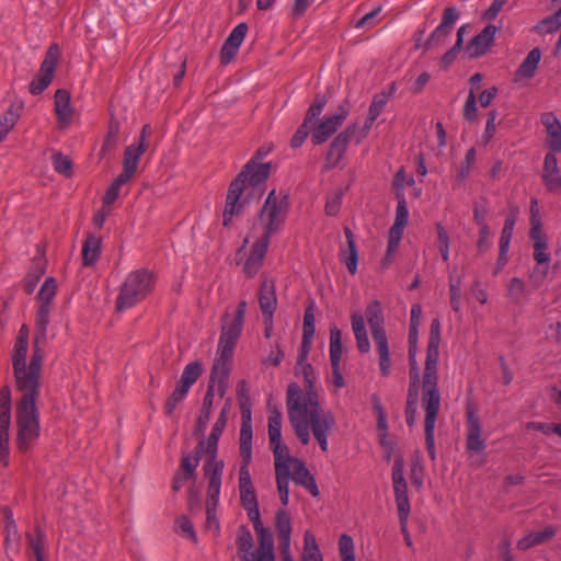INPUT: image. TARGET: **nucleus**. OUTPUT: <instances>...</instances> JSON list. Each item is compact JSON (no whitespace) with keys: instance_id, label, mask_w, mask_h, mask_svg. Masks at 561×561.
<instances>
[{"instance_id":"f257e3e1","label":"nucleus","mask_w":561,"mask_h":561,"mask_svg":"<svg viewBox=\"0 0 561 561\" xmlns=\"http://www.w3.org/2000/svg\"><path fill=\"white\" fill-rule=\"evenodd\" d=\"M35 333L32 355L28 354V328L23 324L12 351V368L15 390L20 398L15 403L16 447L25 453L39 437V412L36 402L41 394L44 352Z\"/></svg>"},{"instance_id":"f03ea898","label":"nucleus","mask_w":561,"mask_h":561,"mask_svg":"<svg viewBox=\"0 0 561 561\" xmlns=\"http://www.w3.org/2000/svg\"><path fill=\"white\" fill-rule=\"evenodd\" d=\"M308 348H301L295 374L304 377V388L290 382L287 387L286 408L289 423L302 445L310 443V435L314 437L322 451L329 449V436L336 427V420L332 411L322 407L320 394L314 388L317 380L312 366L307 363Z\"/></svg>"},{"instance_id":"7ed1b4c3","label":"nucleus","mask_w":561,"mask_h":561,"mask_svg":"<svg viewBox=\"0 0 561 561\" xmlns=\"http://www.w3.org/2000/svg\"><path fill=\"white\" fill-rule=\"evenodd\" d=\"M267 421L268 444L273 451L275 480L282 504L288 505L290 480L304 486L313 497L319 496L320 491L313 474L301 459L289 454L282 439V413L272 409Z\"/></svg>"},{"instance_id":"20e7f679","label":"nucleus","mask_w":561,"mask_h":561,"mask_svg":"<svg viewBox=\"0 0 561 561\" xmlns=\"http://www.w3.org/2000/svg\"><path fill=\"white\" fill-rule=\"evenodd\" d=\"M442 324L433 319L430 328L425 366L422 375V409L424 410L425 442L432 458L435 457V425L440 409V392L438 389V358Z\"/></svg>"},{"instance_id":"39448f33","label":"nucleus","mask_w":561,"mask_h":561,"mask_svg":"<svg viewBox=\"0 0 561 561\" xmlns=\"http://www.w3.org/2000/svg\"><path fill=\"white\" fill-rule=\"evenodd\" d=\"M247 301L241 300L236 310L226 312L221 318L220 335L210 379L219 383L220 396L225 393V383L230 374L236 344L241 336L247 312Z\"/></svg>"},{"instance_id":"423d86ee","label":"nucleus","mask_w":561,"mask_h":561,"mask_svg":"<svg viewBox=\"0 0 561 561\" xmlns=\"http://www.w3.org/2000/svg\"><path fill=\"white\" fill-rule=\"evenodd\" d=\"M271 172V163L256 162L255 159H250L237 178L230 183L225 210H224V226H229L233 216L239 215L242 209L240 197L243 191L250 186H255L264 183Z\"/></svg>"},{"instance_id":"0eeeda50","label":"nucleus","mask_w":561,"mask_h":561,"mask_svg":"<svg viewBox=\"0 0 561 561\" xmlns=\"http://www.w3.org/2000/svg\"><path fill=\"white\" fill-rule=\"evenodd\" d=\"M231 403L228 399L226 404L222 407L215 424L213 425L211 432L207 439H205V454L207 459L204 462L203 470L207 479H210V486L213 492L217 491L218 478L222 477L225 462L217 458L218 442L227 425L228 415L230 413Z\"/></svg>"},{"instance_id":"6e6552de","label":"nucleus","mask_w":561,"mask_h":561,"mask_svg":"<svg viewBox=\"0 0 561 561\" xmlns=\"http://www.w3.org/2000/svg\"><path fill=\"white\" fill-rule=\"evenodd\" d=\"M154 276L145 268L130 272L121 286L116 298V311L129 309L144 300L153 289Z\"/></svg>"},{"instance_id":"1a4fd4ad","label":"nucleus","mask_w":561,"mask_h":561,"mask_svg":"<svg viewBox=\"0 0 561 561\" xmlns=\"http://www.w3.org/2000/svg\"><path fill=\"white\" fill-rule=\"evenodd\" d=\"M288 209V196L272 190L259 214L260 236L270 240L271 236L277 233L286 220Z\"/></svg>"},{"instance_id":"9d476101","label":"nucleus","mask_w":561,"mask_h":561,"mask_svg":"<svg viewBox=\"0 0 561 561\" xmlns=\"http://www.w3.org/2000/svg\"><path fill=\"white\" fill-rule=\"evenodd\" d=\"M239 451L241 458L238 485L240 502L242 507L245 510L249 519H256L261 514L249 468L252 461V444L239 445Z\"/></svg>"},{"instance_id":"9b49d317","label":"nucleus","mask_w":561,"mask_h":561,"mask_svg":"<svg viewBox=\"0 0 561 561\" xmlns=\"http://www.w3.org/2000/svg\"><path fill=\"white\" fill-rule=\"evenodd\" d=\"M409 220V210L405 197L402 194L398 195V205L396 209L394 222L389 230L388 245L385 257L381 261V268H388L393 260V256L400 245L403 237L404 229Z\"/></svg>"},{"instance_id":"f8f14e48","label":"nucleus","mask_w":561,"mask_h":561,"mask_svg":"<svg viewBox=\"0 0 561 561\" xmlns=\"http://www.w3.org/2000/svg\"><path fill=\"white\" fill-rule=\"evenodd\" d=\"M392 483L400 527L405 531V522L409 519L411 506L408 494V484L404 479V465L402 459H396L393 462Z\"/></svg>"},{"instance_id":"ddd939ff","label":"nucleus","mask_w":561,"mask_h":561,"mask_svg":"<svg viewBox=\"0 0 561 561\" xmlns=\"http://www.w3.org/2000/svg\"><path fill=\"white\" fill-rule=\"evenodd\" d=\"M11 424V391L8 387L0 390V462L9 465Z\"/></svg>"},{"instance_id":"4468645a","label":"nucleus","mask_w":561,"mask_h":561,"mask_svg":"<svg viewBox=\"0 0 561 561\" xmlns=\"http://www.w3.org/2000/svg\"><path fill=\"white\" fill-rule=\"evenodd\" d=\"M59 57L60 50L58 45H50L37 76L30 83V92L33 95L41 94L51 83Z\"/></svg>"},{"instance_id":"2eb2a0df","label":"nucleus","mask_w":561,"mask_h":561,"mask_svg":"<svg viewBox=\"0 0 561 561\" xmlns=\"http://www.w3.org/2000/svg\"><path fill=\"white\" fill-rule=\"evenodd\" d=\"M257 228L253 227L248 237L243 241V247L249 242L250 238H256L243 264V273L247 277H254L263 265L265 254L268 249L270 240L256 233Z\"/></svg>"},{"instance_id":"dca6fc26","label":"nucleus","mask_w":561,"mask_h":561,"mask_svg":"<svg viewBox=\"0 0 561 561\" xmlns=\"http://www.w3.org/2000/svg\"><path fill=\"white\" fill-rule=\"evenodd\" d=\"M410 371H409V389L405 405L407 424L411 427L414 425L417 414V397L419 390H422V380H420L419 367L415 360V351L409 350Z\"/></svg>"},{"instance_id":"f3484780","label":"nucleus","mask_w":561,"mask_h":561,"mask_svg":"<svg viewBox=\"0 0 561 561\" xmlns=\"http://www.w3.org/2000/svg\"><path fill=\"white\" fill-rule=\"evenodd\" d=\"M238 402L241 411L239 445L252 444V412L249 387L245 380L237 385Z\"/></svg>"},{"instance_id":"a211bd4d","label":"nucleus","mask_w":561,"mask_h":561,"mask_svg":"<svg viewBox=\"0 0 561 561\" xmlns=\"http://www.w3.org/2000/svg\"><path fill=\"white\" fill-rule=\"evenodd\" d=\"M348 107L341 105L336 114L325 116L312 127L311 140L314 145H321L325 142L337 129L348 116Z\"/></svg>"},{"instance_id":"6ab92c4d","label":"nucleus","mask_w":561,"mask_h":561,"mask_svg":"<svg viewBox=\"0 0 561 561\" xmlns=\"http://www.w3.org/2000/svg\"><path fill=\"white\" fill-rule=\"evenodd\" d=\"M485 448V439L482 435V425L472 405L466 411V450L468 454H480Z\"/></svg>"},{"instance_id":"aec40b11","label":"nucleus","mask_w":561,"mask_h":561,"mask_svg":"<svg viewBox=\"0 0 561 561\" xmlns=\"http://www.w3.org/2000/svg\"><path fill=\"white\" fill-rule=\"evenodd\" d=\"M540 122L545 127V145L549 149L548 153L553 156L561 153V122L552 112L542 113Z\"/></svg>"},{"instance_id":"412c9836","label":"nucleus","mask_w":561,"mask_h":561,"mask_svg":"<svg viewBox=\"0 0 561 561\" xmlns=\"http://www.w3.org/2000/svg\"><path fill=\"white\" fill-rule=\"evenodd\" d=\"M541 181L547 192L561 194V169L557 156L546 153L542 163Z\"/></svg>"},{"instance_id":"4be33fe9","label":"nucleus","mask_w":561,"mask_h":561,"mask_svg":"<svg viewBox=\"0 0 561 561\" xmlns=\"http://www.w3.org/2000/svg\"><path fill=\"white\" fill-rule=\"evenodd\" d=\"M356 133V124L350 125L345 130L341 131L330 145L327 153V168H335L343 159L350 140Z\"/></svg>"},{"instance_id":"5701e85b","label":"nucleus","mask_w":561,"mask_h":561,"mask_svg":"<svg viewBox=\"0 0 561 561\" xmlns=\"http://www.w3.org/2000/svg\"><path fill=\"white\" fill-rule=\"evenodd\" d=\"M259 304L263 314L264 323L272 324L273 316L277 307L275 293V283L272 279L264 278L259 290Z\"/></svg>"},{"instance_id":"b1692460","label":"nucleus","mask_w":561,"mask_h":561,"mask_svg":"<svg viewBox=\"0 0 561 561\" xmlns=\"http://www.w3.org/2000/svg\"><path fill=\"white\" fill-rule=\"evenodd\" d=\"M497 27L494 25L485 26L467 45V53L470 57L478 58L484 55L493 45Z\"/></svg>"},{"instance_id":"393cba45","label":"nucleus","mask_w":561,"mask_h":561,"mask_svg":"<svg viewBox=\"0 0 561 561\" xmlns=\"http://www.w3.org/2000/svg\"><path fill=\"white\" fill-rule=\"evenodd\" d=\"M221 478H218L217 491L213 492L210 479H208L207 500H206V528L217 533L219 530V522L216 517V506L218 504Z\"/></svg>"},{"instance_id":"a878e982","label":"nucleus","mask_w":561,"mask_h":561,"mask_svg":"<svg viewBox=\"0 0 561 561\" xmlns=\"http://www.w3.org/2000/svg\"><path fill=\"white\" fill-rule=\"evenodd\" d=\"M55 112L61 127L70 124L72 117V107L70 94L67 90L59 89L55 92Z\"/></svg>"},{"instance_id":"bb28decb","label":"nucleus","mask_w":561,"mask_h":561,"mask_svg":"<svg viewBox=\"0 0 561 561\" xmlns=\"http://www.w3.org/2000/svg\"><path fill=\"white\" fill-rule=\"evenodd\" d=\"M534 248V260L538 265L548 264L551 255L548 247V239L543 230L529 232Z\"/></svg>"},{"instance_id":"cd10ccee","label":"nucleus","mask_w":561,"mask_h":561,"mask_svg":"<svg viewBox=\"0 0 561 561\" xmlns=\"http://www.w3.org/2000/svg\"><path fill=\"white\" fill-rule=\"evenodd\" d=\"M347 248L341 251V260L345 264L350 274L355 275L357 273L358 252L353 232L350 228L344 229Z\"/></svg>"},{"instance_id":"c85d7f7f","label":"nucleus","mask_w":561,"mask_h":561,"mask_svg":"<svg viewBox=\"0 0 561 561\" xmlns=\"http://www.w3.org/2000/svg\"><path fill=\"white\" fill-rule=\"evenodd\" d=\"M373 339L379 356L380 373L382 376H388L390 374L391 362L386 331L374 333Z\"/></svg>"},{"instance_id":"c756f323","label":"nucleus","mask_w":561,"mask_h":561,"mask_svg":"<svg viewBox=\"0 0 561 561\" xmlns=\"http://www.w3.org/2000/svg\"><path fill=\"white\" fill-rule=\"evenodd\" d=\"M557 530L553 526H547L543 530L537 533H530L522 537L517 541V548L519 550H528L533 547L539 546L552 539Z\"/></svg>"},{"instance_id":"7c9ffc66","label":"nucleus","mask_w":561,"mask_h":561,"mask_svg":"<svg viewBox=\"0 0 561 561\" xmlns=\"http://www.w3.org/2000/svg\"><path fill=\"white\" fill-rule=\"evenodd\" d=\"M205 438L199 439L192 454L183 455L181 460V469L183 474L190 479H195V470L198 467L201 456L205 453Z\"/></svg>"},{"instance_id":"2f4dec72","label":"nucleus","mask_w":561,"mask_h":561,"mask_svg":"<svg viewBox=\"0 0 561 561\" xmlns=\"http://www.w3.org/2000/svg\"><path fill=\"white\" fill-rule=\"evenodd\" d=\"M275 529L279 546L290 545L291 520L286 510L279 508L275 513Z\"/></svg>"},{"instance_id":"473e14b6","label":"nucleus","mask_w":561,"mask_h":561,"mask_svg":"<svg viewBox=\"0 0 561 561\" xmlns=\"http://www.w3.org/2000/svg\"><path fill=\"white\" fill-rule=\"evenodd\" d=\"M101 254V239L89 234L82 245V261L84 266L94 265Z\"/></svg>"},{"instance_id":"72a5a7b5","label":"nucleus","mask_w":561,"mask_h":561,"mask_svg":"<svg viewBox=\"0 0 561 561\" xmlns=\"http://www.w3.org/2000/svg\"><path fill=\"white\" fill-rule=\"evenodd\" d=\"M352 329L356 339V344L362 353L370 350V343L367 336L364 317L359 313L352 314Z\"/></svg>"},{"instance_id":"f704fd0d","label":"nucleus","mask_w":561,"mask_h":561,"mask_svg":"<svg viewBox=\"0 0 561 561\" xmlns=\"http://www.w3.org/2000/svg\"><path fill=\"white\" fill-rule=\"evenodd\" d=\"M253 524V528L255 530L257 540H259V551H266L274 553V539L273 535L268 528H266L262 520L261 516L256 517V519H250Z\"/></svg>"},{"instance_id":"c9c22d12","label":"nucleus","mask_w":561,"mask_h":561,"mask_svg":"<svg viewBox=\"0 0 561 561\" xmlns=\"http://www.w3.org/2000/svg\"><path fill=\"white\" fill-rule=\"evenodd\" d=\"M365 316L370 327L371 334L385 331L383 329V314L379 301L374 300L366 307Z\"/></svg>"},{"instance_id":"e433bc0d","label":"nucleus","mask_w":561,"mask_h":561,"mask_svg":"<svg viewBox=\"0 0 561 561\" xmlns=\"http://www.w3.org/2000/svg\"><path fill=\"white\" fill-rule=\"evenodd\" d=\"M540 59H541L540 49L539 48L531 49L528 53V55L526 56V58L524 59V61L522 62V65L519 66V68L517 69L516 75L520 78H526V79L533 78L536 72V69L539 65Z\"/></svg>"},{"instance_id":"4c0bfd02","label":"nucleus","mask_w":561,"mask_h":561,"mask_svg":"<svg viewBox=\"0 0 561 561\" xmlns=\"http://www.w3.org/2000/svg\"><path fill=\"white\" fill-rule=\"evenodd\" d=\"M203 373V365L199 362L188 363L181 375L176 385L190 391L191 387L197 381Z\"/></svg>"},{"instance_id":"58836bf2","label":"nucleus","mask_w":561,"mask_h":561,"mask_svg":"<svg viewBox=\"0 0 561 561\" xmlns=\"http://www.w3.org/2000/svg\"><path fill=\"white\" fill-rule=\"evenodd\" d=\"M142 145H130L124 150L123 169L131 173L137 172L140 157L145 153Z\"/></svg>"},{"instance_id":"ea45409f","label":"nucleus","mask_w":561,"mask_h":561,"mask_svg":"<svg viewBox=\"0 0 561 561\" xmlns=\"http://www.w3.org/2000/svg\"><path fill=\"white\" fill-rule=\"evenodd\" d=\"M316 332V318L313 306H309L304 316L301 348L310 350L311 341Z\"/></svg>"},{"instance_id":"a19ab883","label":"nucleus","mask_w":561,"mask_h":561,"mask_svg":"<svg viewBox=\"0 0 561 561\" xmlns=\"http://www.w3.org/2000/svg\"><path fill=\"white\" fill-rule=\"evenodd\" d=\"M516 224V215L514 213L510 214L504 222V227L502 229L501 238H500V259L505 257L506 252L508 250L514 227Z\"/></svg>"},{"instance_id":"79ce46f5","label":"nucleus","mask_w":561,"mask_h":561,"mask_svg":"<svg viewBox=\"0 0 561 561\" xmlns=\"http://www.w3.org/2000/svg\"><path fill=\"white\" fill-rule=\"evenodd\" d=\"M57 293V283L54 277H48L42 285L37 299L39 307L50 308V302L54 300Z\"/></svg>"},{"instance_id":"37998d69","label":"nucleus","mask_w":561,"mask_h":561,"mask_svg":"<svg viewBox=\"0 0 561 561\" xmlns=\"http://www.w3.org/2000/svg\"><path fill=\"white\" fill-rule=\"evenodd\" d=\"M342 358V332L337 327L330 329V360L340 364Z\"/></svg>"},{"instance_id":"c03bdc74","label":"nucleus","mask_w":561,"mask_h":561,"mask_svg":"<svg viewBox=\"0 0 561 561\" xmlns=\"http://www.w3.org/2000/svg\"><path fill=\"white\" fill-rule=\"evenodd\" d=\"M119 134V123L117 121H111L108 124L107 134L105 136L101 153L105 156L107 152L113 151L117 147V137Z\"/></svg>"},{"instance_id":"a18cd8bd","label":"nucleus","mask_w":561,"mask_h":561,"mask_svg":"<svg viewBox=\"0 0 561 561\" xmlns=\"http://www.w3.org/2000/svg\"><path fill=\"white\" fill-rule=\"evenodd\" d=\"M19 119V113L13 106L0 116V142L7 137Z\"/></svg>"},{"instance_id":"49530a36","label":"nucleus","mask_w":561,"mask_h":561,"mask_svg":"<svg viewBox=\"0 0 561 561\" xmlns=\"http://www.w3.org/2000/svg\"><path fill=\"white\" fill-rule=\"evenodd\" d=\"M253 538L249 529L241 527L237 535L238 556L243 559L244 554L252 552Z\"/></svg>"},{"instance_id":"de8ad7c7","label":"nucleus","mask_w":561,"mask_h":561,"mask_svg":"<svg viewBox=\"0 0 561 561\" xmlns=\"http://www.w3.org/2000/svg\"><path fill=\"white\" fill-rule=\"evenodd\" d=\"M49 312L50 308L38 307L36 316V333L37 340H41L43 344L46 341L47 327L49 324Z\"/></svg>"},{"instance_id":"09e8293b","label":"nucleus","mask_w":561,"mask_h":561,"mask_svg":"<svg viewBox=\"0 0 561 561\" xmlns=\"http://www.w3.org/2000/svg\"><path fill=\"white\" fill-rule=\"evenodd\" d=\"M188 390L182 388L181 386L176 385L175 389L171 393V396L167 399L164 403V413L168 416H171L176 409L178 404L181 403L185 397L187 396Z\"/></svg>"},{"instance_id":"8fccbe9b","label":"nucleus","mask_w":561,"mask_h":561,"mask_svg":"<svg viewBox=\"0 0 561 561\" xmlns=\"http://www.w3.org/2000/svg\"><path fill=\"white\" fill-rule=\"evenodd\" d=\"M436 231H437V240H438V250L440 252L442 259L444 262L449 261V245H450V239L448 236V232L446 231L445 227L438 222L436 224Z\"/></svg>"},{"instance_id":"3c124183","label":"nucleus","mask_w":561,"mask_h":561,"mask_svg":"<svg viewBox=\"0 0 561 561\" xmlns=\"http://www.w3.org/2000/svg\"><path fill=\"white\" fill-rule=\"evenodd\" d=\"M476 154L477 153L474 148H470L466 152L465 159L456 172V181L458 183L462 182L469 175L471 167L476 161Z\"/></svg>"},{"instance_id":"603ef678","label":"nucleus","mask_w":561,"mask_h":561,"mask_svg":"<svg viewBox=\"0 0 561 561\" xmlns=\"http://www.w3.org/2000/svg\"><path fill=\"white\" fill-rule=\"evenodd\" d=\"M53 167L55 171L69 178L72 174V161L69 157L57 152L53 154Z\"/></svg>"},{"instance_id":"864d4df0","label":"nucleus","mask_w":561,"mask_h":561,"mask_svg":"<svg viewBox=\"0 0 561 561\" xmlns=\"http://www.w3.org/2000/svg\"><path fill=\"white\" fill-rule=\"evenodd\" d=\"M463 117L467 122L473 123L478 117L477 96L473 89L469 91L467 100L463 105Z\"/></svg>"},{"instance_id":"5fc2aeb1","label":"nucleus","mask_w":561,"mask_h":561,"mask_svg":"<svg viewBox=\"0 0 561 561\" xmlns=\"http://www.w3.org/2000/svg\"><path fill=\"white\" fill-rule=\"evenodd\" d=\"M175 531L182 535L183 537L193 540L194 542H196L197 540V536L194 530L193 524L186 516H180L175 520Z\"/></svg>"},{"instance_id":"6e6d98bb","label":"nucleus","mask_w":561,"mask_h":561,"mask_svg":"<svg viewBox=\"0 0 561 561\" xmlns=\"http://www.w3.org/2000/svg\"><path fill=\"white\" fill-rule=\"evenodd\" d=\"M247 32L248 25L245 23H240L231 31L225 43L228 46L239 49L240 45L244 41Z\"/></svg>"},{"instance_id":"4d7b16f0","label":"nucleus","mask_w":561,"mask_h":561,"mask_svg":"<svg viewBox=\"0 0 561 561\" xmlns=\"http://www.w3.org/2000/svg\"><path fill=\"white\" fill-rule=\"evenodd\" d=\"M339 549L343 561H355L354 542L351 536L344 534L340 537Z\"/></svg>"},{"instance_id":"13d9d810","label":"nucleus","mask_w":561,"mask_h":561,"mask_svg":"<svg viewBox=\"0 0 561 561\" xmlns=\"http://www.w3.org/2000/svg\"><path fill=\"white\" fill-rule=\"evenodd\" d=\"M525 283L518 278L513 277L507 286L508 296L516 302H518L525 296Z\"/></svg>"},{"instance_id":"bf43d9fd","label":"nucleus","mask_w":561,"mask_h":561,"mask_svg":"<svg viewBox=\"0 0 561 561\" xmlns=\"http://www.w3.org/2000/svg\"><path fill=\"white\" fill-rule=\"evenodd\" d=\"M449 34L450 32L438 25L425 42V48L431 49L440 46Z\"/></svg>"},{"instance_id":"052dcab7","label":"nucleus","mask_w":561,"mask_h":561,"mask_svg":"<svg viewBox=\"0 0 561 561\" xmlns=\"http://www.w3.org/2000/svg\"><path fill=\"white\" fill-rule=\"evenodd\" d=\"M27 540L31 549L36 556H44L45 550V535L41 529H37L35 535H27Z\"/></svg>"},{"instance_id":"680f3d73","label":"nucleus","mask_w":561,"mask_h":561,"mask_svg":"<svg viewBox=\"0 0 561 561\" xmlns=\"http://www.w3.org/2000/svg\"><path fill=\"white\" fill-rule=\"evenodd\" d=\"M537 27L542 28L546 33H552L561 27V8L552 15L543 19Z\"/></svg>"},{"instance_id":"e2e57ef3","label":"nucleus","mask_w":561,"mask_h":561,"mask_svg":"<svg viewBox=\"0 0 561 561\" xmlns=\"http://www.w3.org/2000/svg\"><path fill=\"white\" fill-rule=\"evenodd\" d=\"M325 105L324 98H317L314 103L308 108L302 124L310 126L312 122L320 116Z\"/></svg>"},{"instance_id":"0e129e2a","label":"nucleus","mask_w":561,"mask_h":561,"mask_svg":"<svg viewBox=\"0 0 561 561\" xmlns=\"http://www.w3.org/2000/svg\"><path fill=\"white\" fill-rule=\"evenodd\" d=\"M210 415H211V411H208L206 409L199 410V414H198V417L196 420V424L194 427V434L197 436H201V439L204 438V432L207 427Z\"/></svg>"},{"instance_id":"69168bd1","label":"nucleus","mask_w":561,"mask_h":561,"mask_svg":"<svg viewBox=\"0 0 561 561\" xmlns=\"http://www.w3.org/2000/svg\"><path fill=\"white\" fill-rule=\"evenodd\" d=\"M459 14L456 8L449 7L444 10L442 22L439 23V26H443V28L447 30L448 32L451 31L453 25L458 20Z\"/></svg>"},{"instance_id":"338daca9","label":"nucleus","mask_w":561,"mask_h":561,"mask_svg":"<svg viewBox=\"0 0 561 561\" xmlns=\"http://www.w3.org/2000/svg\"><path fill=\"white\" fill-rule=\"evenodd\" d=\"M321 553L317 543L316 537L310 530H306L304 534V551L302 554H317Z\"/></svg>"},{"instance_id":"774afa93","label":"nucleus","mask_w":561,"mask_h":561,"mask_svg":"<svg viewBox=\"0 0 561 561\" xmlns=\"http://www.w3.org/2000/svg\"><path fill=\"white\" fill-rule=\"evenodd\" d=\"M242 561H275V554L266 551L253 550L244 554Z\"/></svg>"}]
</instances>
